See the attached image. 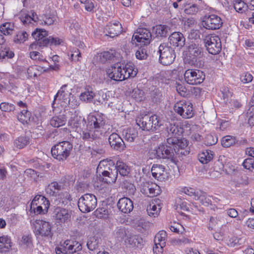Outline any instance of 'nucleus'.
<instances>
[{
	"label": "nucleus",
	"mask_w": 254,
	"mask_h": 254,
	"mask_svg": "<svg viewBox=\"0 0 254 254\" xmlns=\"http://www.w3.org/2000/svg\"><path fill=\"white\" fill-rule=\"evenodd\" d=\"M137 125L143 130L154 131L161 126V121L157 115L141 114L136 119Z\"/></svg>",
	"instance_id": "nucleus-1"
},
{
	"label": "nucleus",
	"mask_w": 254,
	"mask_h": 254,
	"mask_svg": "<svg viewBox=\"0 0 254 254\" xmlns=\"http://www.w3.org/2000/svg\"><path fill=\"white\" fill-rule=\"evenodd\" d=\"M72 147V144L68 141L60 142L52 147L51 153L53 157L63 161L70 155Z\"/></svg>",
	"instance_id": "nucleus-2"
},
{
	"label": "nucleus",
	"mask_w": 254,
	"mask_h": 254,
	"mask_svg": "<svg viewBox=\"0 0 254 254\" xmlns=\"http://www.w3.org/2000/svg\"><path fill=\"white\" fill-rule=\"evenodd\" d=\"M158 53L160 55L159 62L164 65H168L172 64L176 58L174 50L165 43L160 45Z\"/></svg>",
	"instance_id": "nucleus-3"
},
{
	"label": "nucleus",
	"mask_w": 254,
	"mask_h": 254,
	"mask_svg": "<svg viewBox=\"0 0 254 254\" xmlns=\"http://www.w3.org/2000/svg\"><path fill=\"white\" fill-rule=\"evenodd\" d=\"M175 112L184 119H190L193 115L192 105L190 102L181 101L174 106Z\"/></svg>",
	"instance_id": "nucleus-4"
},
{
	"label": "nucleus",
	"mask_w": 254,
	"mask_h": 254,
	"mask_svg": "<svg viewBox=\"0 0 254 254\" xmlns=\"http://www.w3.org/2000/svg\"><path fill=\"white\" fill-rule=\"evenodd\" d=\"M185 80L189 84L196 85L201 83L205 79L203 72L199 70L189 69L184 73Z\"/></svg>",
	"instance_id": "nucleus-5"
},
{
	"label": "nucleus",
	"mask_w": 254,
	"mask_h": 254,
	"mask_svg": "<svg viewBox=\"0 0 254 254\" xmlns=\"http://www.w3.org/2000/svg\"><path fill=\"white\" fill-rule=\"evenodd\" d=\"M47 32L43 29L37 28L32 33V36L36 41V43L31 44L30 48L32 50L36 49V47H44L48 44V40L46 38Z\"/></svg>",
	"instance_id": "nucleus-6"
},
{
	"label": "nucleus",
	"mask_w": 254,
	"mask_h": 254,
	"mask_svg": "<svg viewBox=\"0 0 254 254\" xmlns=\"http://www.w3.org/2000/svg\"><path fill=\"white\" fill-rule=\"evenodd\" d=\"M34 232L36 235L42 237H51V225L49 222L43 220H37L33 223Z\"/></svg>",
	"instance_id": "nucleus-7"
},
{
	"label": "nucleus",
	"mask_w": 254,
	"mask_h": 254,
	"mask_svg": "<svg viewBox=\"0 0 254 254\" xmlns=\"http://www.w3.org/2000/svg\"><path fill=\"white\" fill-rule=\"evenodd\" d=\"M221 18L215 14L205 15L202 21V24L204 28L209 30L219 29L222 25Z\"/></svg>",
	"instance_id": "nucleus-8"
},
{
	"label": "nucleus",
	"mask_w": 254,
	"mask_h": 254,
	"mask_svg": "<svg viewBox=\"0 0 254 254\" xmlns=\"http://www.w3.org/2000/svg\"><path fill=\"white\" fill-rule=\"evenodd\" d=\"M151 34L150 31L144 28H138L132 36L133 41L136 40L138 45H147L151 41Z\"/></svg>",
	"instance_id": "nucleus-9"
},
{
	"label": "nucleus",
	"mask_w": 254,
	"mask_h": 254,
	"mask_svg": "<svg viewBox=\"0 0 254 254\" xmlns=\"http://www.w3.org/2000/svg\"><path fill=\"white\" fill-rule=\"evenodd\" d=\"M106 124L105 117L100 114L91 115L89 116L87 126L93 129L95 131L100 132V135L102 133V129Z\"/></svg>",
	"instance_id": "nucleus-10"
},
{
	"label": "nucleus",
	"mask_w": 254,
	"mask_h": 254,
	"mask_svg": "<svg viewBox=\"0 0 254 254\" xmlns=\"http://www.w3.org/2000/svg\"><path fill=\"white\" fill-rule=\"evenodd\" d=\"M140 191L149 197H154L160 193V187L151 182H142L139 185Z\"/></svg>",
	"instance_id": "nucleus-11"
},
{
	"label": "nucleus",
	"mask_w": 254,
	"mask_h": 254,
	"mask_svg": "<svg viewBox=\"0 0 254 254\" xmlns=\"http://www.w3.org/2000/svg\"><path fill=\"white\" fill-rule=\"evenodd\" d=\"M154 157L156 158L172 159L174 156V151L172 145L167 143L166 144H160L153 150Z\"/></svg>",
	"instance_id": "nucleus-12"
},
{
	"label": "nucleus",
	"mask_w": 254,
	"mask_h": 254,
	"mask_svg": "<svg viewBox=\"0 0 254 254\" xmlns=\"http://www.w3.org/2000/svg\"><path fill=\"white\" fill-rule=\"evenodd\" d=\"M205 47L209 53L216 55L221 50V42L217 36H211L206 39Z\"/></svg>",
	"instance_id": "nucleus-13"
},
{
	"label": "nucleus",
	"mask_w": 254,
	"mask_h": 254,
	"mask_svg": "<svg viewBox=\"0 0 254 254\" xmlns=\"http://www.w3.org/2000/svg\"><path fill=\"white\" fill-rule=\"evenodd\" d=\"M166 131L167 132V143L169 145L171 143H174L175 141H177V138L182 134L183 128L175 125L169 124L166 127Z\"/></svg>",
	"instance_id": "nucleus-14"
},
{
	"label": "nucleus",
	"mask_w": 254,
	"mask_h": 254,
	"mask_svg": "<svg viewBox=\"0 0 254 254\" xmlns=\"http://www.w3.org/2000/svg\"><path fill=\"white\" fill-rule=\"evenodd\" d=\"M108 76L115 81H123L124 76V68L122 63H118L111 66L106 71Z\"/></svg>",
	"instance_id": "nucleus-15"
},
{
	"label": "nucleus",
	"mask_w": 254,
	"mask_h": 254,
	"mask_svg": "<svg viewBox=\"0 0 254 254\" xmlns=\"http://www.w3.org/2000/svg\"><path fill=\"white\" fill-rule=\"evenodd\" d=\"M66 84H64L61 87V89L55 96L53 104L55 103L56 100L59 101L60 102L59 104H60L62 106L66 107L70 104L69 96L71 94L66 90Z\"/></svg>",
	"instance_id": "nucleus-16"
},
{
	"label": "nucleus",
	"mask_w": 254,
	"mask_h": 254,
	"mask_svg": "<svg viewBox=\"0 0 254 254\" xmlns=\"http://www.w3.org/2000/svg\"><path fill=\"white\" fill-rule=\"evenodd\" d=\"M85 124L86 122L84 118L78 115L76 111L68 122V126L77 132H79L80 129L85 126Z\"/></svg>",
	"instance_id": "nucleus-17"
},
{
	"label": "nucleus",
	"mask_w": 254,
	"mask_h": 254,
	"mask_svg": "<svg viewBox=\"0 0 254 254\" xmlns=\"http://www.w3.org/2000/svg\"><path fill=\"white\" fill-rule=\"evenodd\" d=\"M187 55L190 59L195 60L203 56V48L197 43H190L188 46Z\"/></svg>",
	"instance_id": "nucleus-18"
},
{
	"label": "nucleus",
	"mask_w": 254,
	"mask_h": 254,
	"mask_svg": "<svg viewBox=\"0 0 254 254\" xmlns=\"http://www.w3.org/2000/svg\"><path fill=\"white\" fill-rule=\"evenodd\" d=\"M108 141L112 148L115 150L123 151L126 147L122 138L116 133L111 134L108 138Z\"/></svg>",
	"instance_id": "nucleus-19"
},
{
	"label": "nucleus",
	"mask_w": 254,
	"mask_h": 254,
	"mask_svg": "<svg viewBox=\"0 0 254 254\" xmlns=\"http://www.w3.org/2000/svg\"><path fill=\"white\" fill-rule=\"evenodd\" d=\"M122 31L121 24L119 22L116 21L108 23L105 28L104 32L106 33V35L113 38L120 35Z\"/></svg>",
	"instance_id": "nucleus-20"
},
{
	"label": "nucleus",
	"mask_w": 254,
	"mask_h": 254,
	"mask_svg": "<svg viewBox=\"0 0 254 254\" xmlns=\"http://www.w3.org/2000/svg\"><path fill=\"white\" fill-rule=\"evenodd\" d=\"M174 142V143H171V144L173 148L174 153L182 155H186L189 153V151L186 149L188 145L187 140L179 139L178 138L177 141Z\"/></svg>",
	"instance_id": "nucleus-21"
},
{
	"label": "nucleus",
	"mask_w": 254,
	"mask_h": 254,
	"mask_svg": "<svg viewBox=\"0 0 254 254\" xmlns=\"http://www.w3.org/2000/svg\"><path fill=\"white\" fill-rule=\"evenodd\" d=\"M166 233L164 231H161L156 235L154 238L155 247L153 248L154 252H162L163 248L165 246L166 244Z\"/></svg>",
	"instance_id": "nucleus-22"
},
{
	"label": "nucleus",
	"mask_w": 254,
	"mask_h": 254,
	"mask_svg": "<svg viewBox=\"0 0 254 254\" xmlns=\"http://www.w3.org/2000/svg\"><path fill=\"white\" fill-rule=\"evenodd\" d=\"M151 173L153 177L160 181H164L168 177L165 168L162 165L154 164L151 168Z\"/></svg>",
	"instance_id": "nucleus-23"
},
{
	"label": "nucleus",
	"mask_w": 254,
	"mask_h": 254,
	"mask_svg": "<svg viewBox=\"0 0 254 254\" xmlns=\"http://www.w3.org/2000/svg\"><path fill=\"white\" fill-rule=\"evenodd\" d=\"M170 43L173 46L182 48L185 44V38L180 32H174L169 37Z\"/></svg>",
	"instance_id": "nucleus-24"
},
{
	"label": "nucleus",
	"mask_w": 254,
	"mask_h": 254,
	"mask_svg": "<svg viewBox=\"0 0 254 254\" xmlns=\"http://www.w3.org/2000/svg\"><path fill=\"white\" fill-rule=\"evenodd\" d=\"M97 205V199L95 195L85 194L78 200L77 206H95Z\"/></svg>",
	"instance_id": "nucleus-25"
},
{
	"label": "nucleus",
	"mask_w": 254,
	"mask_h": 254,
	"mask_svg": "<svg viewBox=\"0 0 254 254\" xmlns=\"http://www.w3.org/2000/svg\"><path fill=\"white\" fill-rule=\"evenodd\" d=\"M101 175L99 173L98 178L99 181L104 182L107 184H111L115 183L117 179V170H113V172H109L108 171H101Z\"/></svg>",
	"instance_id": "nucleus-26"
},
{
	"label": "nucleus",
	"mask_w": 254,
	"mask_h": 254,
	"mask_svg": "<svg viewBox=\"0 0 254 254\" xmlns=\"http://www.w3.org/2000/svg\"><path fill=\"white\" fill-rule=\"evenodd\" d=\"M122 67L124 68L123 79L125 80L130 77H133L136 75L137 70L135 68V66L132 63H122Z\"/></svg>",
	"instance_id": "nucleus-27"
},
{
	"label": "nucleus",
	"mask_w": 254,
	"mask_h": 254,
	"mask_svg": "<svg viewBox=\"0 0 254 254\" xmlns=\"http://www.w3.org/2000/svg\"><path fill=\"white\" fill-rule=\"evenodd\" d=\"M84 130H80V134L82 139L87 141H92L100 135V132L95 131L93 129L89 127Z\"/></svg>",
	"instance_id": "nucleus-28"
},
{
	"label": "nucleus",
	"mask_w": 254,
	"mask_h": 254,
	"mask_svg": "<svg viewBox=\"0 0 254 254\" xmlns=\"http://www.w3.org/2000/svg\"><path fill=\"white\" fill-rule=\"evenodd\" d=\"M114 170H116V166L111 160H103L100 161L97 168V171L99 173H101V171L113 172Z\"/></svg>",
	"instance_id": "nucleus-29"
},
{
	"label": "nucleus",
	"mask_w": 254,
	"mask_h": 254,
	"mask_svg": "<svg viewBox=\"0 0 254 254\" xmlns=\"http://www.w3.org/2000/svg\"><path fill=\"white\" fill-rule=\"evenodd\" d=\"M62 188V186L58 182H53L46 187L45 191L47 194L50 196H57Z\"/></svg>",
	"instance_id": "nucleus-30"
},
{
	"label": "nucleus",
	"mask_w": 254,
	"mask_h": 254,
	"mask_svg": "<svg viewBox=\"0 0 254 254\" xmlns=\"http://www.w3.org/2000/svg\"><path fill=\"white\" fill-rule=\"evenodd\" d=\"M19 18L22 23L24 25L31 23V21L36 22L38 19V17L36 13L31 11L29 13L21 12Z\"/></svg>",
	"instance_id": "nucleus-31"
},
{
	"label": "nucleus",
	"mask_w": 254,
	"mask_h": 254,
	"mask_svg": "<svg viewBox=\"0 0 254 254\" xmlns=\"http://www.w3.org/2000/svg\"><path fill=\"white\" fill-rule=\"evenodd\" d=\"M55 213L56 220H58L61 222H65L70 217L68 210L64 208L56 207Z\"/></svg>",
	"instance_id": "nucleus-32"
},
{
	"label": "nucleus",
	"mask_w": 254,
	"mask_h": 254,
	"mask_svg": "<svg viewBox=\"0 0 254 254\" xmlns=\"http://www.w3.org/2000/svg\"><path fill=\"white\" fill-rule=\"evenodd\" d=\"M66 121L65 115L60 113V115L54 116L50 120V125L54 127H59L65 125Z\"/></svg>",
	"instance_id": "nucleus-33"
},
{
	"label": "nucleus",
	"mask_w": 254,
	"mask_h": 254,
	"mask_svg": "<svg viewBox=\"0 0 254 254\" xmlns=\"http://www.w3.org/2000/svg\"><path fill=\"white\" fill-rule=\"evenodd\" d=\"M111 92L109 91L105 92L102 90L99 91L97 93L95 94V99L94 103L96 101L101 104H106L108 101H110Z\"/></svg>",
	"instance_id": "nucleus-34"
},
{
	"label": "nucleus",
	"mask_w": 254,
	"mask_h": 254,
	"mask_svg": "<svg viewBox=\"0 0 254 254\" xmlns=\"http://www.w3.org/2000/svg\"><path fill=\"white\" fill-rule=\"evenodd\" d=\"M123 136L125 140L129 142H133L137 137L138 132L133 128H126L123 130Z\"/></svg>",
	"instance_id": "nucleus-35"
},
{
	"label": "nucleus",
	"mask_w": 254,
	"mask_h": 254,
	"mask_svg": "<svg viewBox=\"0 0 254 254\" xmlns=\"http://www.w3.org/2000/svg\"><path fill=\"white\" fill-rule=\"evenodd\" d=\"M181 191L197 200L202 196V194H204L203 191L191 188H183L182 189Z\"/></svg>",
	"instance_id": "nucleus-36"
},
{
	"label": "nucleus",
	"mask_w": 254,
	"mask_h": 254,
	"mask_svg": "<svg viewBox=\"0 0 254 254\" xmlns=\"http://www.w3.org/2000/svg\"><path fill=\"white\" fill-rule=\"evenodd\" d=\"M49 200L44 196L42 195H37L34 197L30 203V206L36 205L37 206H42L44 205L49 206L50 205Z\"/></svg>",
	"instance_id": "nucleus-37"
},
{
	"label": "nucleus",
	"mask_w": 254,
	"mask_h": 254,
	"mask_svg": "<svg viewBox=\"0 0 254 254\" xmlns=\"http://www.w3.org/2000/svg\"><path fill=\"white\" fill-rule=\"evenodd\" d=\"M213 158V152L210 150H205L200 153L198 159L202 164H207L211 161Z\"/></svg>",
	"instance_id": "nucleus-38"
},
{
	"label": "nucleus",
	"mask_w": 254,
	"mask_h": 254,
	"mask_svg": "<svg viewBox=\"0 0 254 254\" xmlns=\"http://www.w3.org/2000/svg\"><path fill=\"white\" fill-rule=\"evenodd\" d=\"M29 137L27 136H20L14 140V146L18 149H22L29 143Z\"/></svg>",
	"instance_id": "nucleus-39"
},
{
	"label": "nucleus",
	"mask_w": 254,
	"mask_h": 254,
	"mask_svg": "<svg viewBox=\"0 0 254 254\" xmlns=\"http://www.w3.org/2000/svg\"><path fill=\"white\" fill-rule=\"evenodd\" d=\"M11 247V240L7 236L0 237V252H7Z\"/></svg>",
	"instance_id": "nucleus-40"
},
{
	"label": "nucleus",
	"mask_w": 254,
	"mask_h": 254,
	"mask_svg": "<svg viewBox=\"0 0 254 254\" xmlns=\"http://www.w3.org/2000/svg\"><path fill=\"white\" fill-rule=\"evenodd\" d=\"M115 166L117 174H118V173H119V174L121 176H126L129 173V168L128 167L127 165H126V164H125L122 161H118L116 163Z\"/></svg>",
	"instance_id": "nucleus-41"
},
{
	"label": "nucleus",
	"mask_w": 254,
	"mask_h": 254,
	"mask_svg": "<svg viewBox=\"0 0 254 254\" xmlns=\"http://www.w3.org/2000/svg\"><path fill=\"white\" fill-rule=\"evenodd\" d=\"M100 239L95 236L90 237L87 242V246L90 251L96 250L99 247Z\"/></svg>",
	"instance_id": "nucleus-42"
},
{
	"label": "nucleus",
	"mask_w": 254,
	"mask_h": 254,
	"mask_svg": "<svg viewBox=\"0 0 254 254\" xmlns=\"http://www.w3.org/2000/svg\"><path fill=\"white\" fill-rule=\"evenodd\" d=\"M233 5L236 11L240 13L245 12L248 8V5L241 0H234Z\"/></svg>",
	"instance_id": "nucleus-43"
},
{
	"label": "nucleus",
	"mask_w": 254,
	"mask_h": 254,
	"mask_svg": "<svg viewBox=\"0 0 254 254\" xmlns=\"http://www.w3.org/2000/svg\"><path fill=\"white\" fill-rule=\"evenodd\" d=\"M14 56V53L10 51L6 45H3L0 47V59L12 58Z\"/></svg>",
	"instance_id": "nucleus-44"
},
{
	"label": "nucleus",
	"mask_w": 254,
	"mask_h": 254,
	"mask_svg": "<svg viewBox=\"0 0 254 254\" xmlns=\"http://www.w3.org/2000/svg\"><path fill=\"white\" fill-rule=\"evenodd\" d=\"M114 57V54L108 51L104 52L99 54L97 56V60L99 62L105 63L108 60H110Z\"/></svg>",
	"instance_id": "nucleus-45"
},
{
	"label": "nucleus",
	"mask_w": 254,
	"mask_h": 254,
	"mask_svg": "<svg viewBox=\"0 0 254 254\" xmlns=\"http://www.w3.org/2000/svg\"><path fill=\"white\" fill-rule=\"evenodd\" d=\"M237 142L236 137L232 135H226L221 139V144L224 147H229Z\"/></svg>",
	"instance_id": "nucleus-46"
},
{
	"label": "nucleus",
	"mask_w": 254,
	"mask_h": 254,
	"mask_svg": "<svg viewBox=\"0 0 254 254\" xmlns=\"http://www.w3.org/2000/svg\"><path fill=\"white\" fill-rule=\"evenodd\" d=\"M94 97L95 98V93L88 89L81 93L80 95V100L86 102H91Z\"/></svg>",
	"instance_id": "nucleus-47"
},
{
	"label": "nucleus",
	"mask_w": 254,
	"mask_h": 254,
	"mask_svg": "<svg viewBox=\"0 0 254 254\" xmlns=\"http://www.w3.org/2000/svg\"><path fill=\"white\" fill-rule=\"evenodd\" d=\"M122 188L125 190L126 192L129 194H133L136 191V188L134 185L127 181L123 182Z\"/></svg>",
	"instance_id": "nucleus-48"
},
{
	"label": "nucleus",
	"mask_w": 254,
	"mask_h": 254,
	"mask_svg": "<svg viewBox=\"0 0 254 254\" xmlns=\"http://www.w3.org/2000/svg\"><path fill=\"white\" fill-rule=\"evenodd\" d=\"M78 243L75 241H71L67 240L64 242L62 246L67 254H72V249L74 247H76Z\"/></svg>",
	"instance_id": "nucleus-49"
},
{
	"label": "nucleus",
	"mask_w": 254,
	"mask_h": 254,
	"mask_svg": "<svg viewBox=\"0 0 254 254\" xmlns=\"http://www.w3.org/2000/svg\"><path fill=\"white\" fill-rule=\"evenodd\" d=\"M17 119L22 124L27 123L30 119V113L24 109L17 116Z\"/></svg>",
	"instance_id": "nucleus-50"
},
{
	"label": "nucleus",
	"mask_w": 254,
	"mask_h": 254,
	"mask_svg": "<svg viewBox=\"0 0 254 254\" xmlns=\"http://www.w3.org/2000/svg\"><path fill=\"white\" fill-rule=\"evenodd\" d=\"M13 25L9 22L3 23L0 27V31L3 35H9L12 34L13 30Z\"/></svg>",
	"instance_id": "nucleus-51"
},
{
	"label": "nucleus",
	"mask_w": 254,
	"mask_h": 254,
	"mask_svg": "<svg viewBox=\"0 0 254 254\" xmlns=\"http://www.w3.org/2000/svg\"><path fill=\"white\" fill-rule=\"evenodd\" d=\"M154 30L157 36L166 37L168 33V27L166 25H159L154 27Z\"/></svg>",
	"instance_id": "nucleus-52"
},
{
	"label": "nucleus",
	"mask_w": 254,
	"mask_h": 254,
	"mask_svg": "<svg viewBox=\"0 0 254 254\" xmlns=\"http://www.w3.org/2000/svg\"><path fill=\"white\" fill-rule=\"evenodd\" d=\"M144 92L138 88H134L132 90L130 96L137 102H140L144 99Z\"/></svg>",
	"instance_id": "nucleus-53"
},
{
	"label": "nucleus",
	"mask_w": 254,
	"mask_h": 254,
	"mask_svg": "<svg viewBox=\"0 0 254 254\" xmlns=\"http://www.w3.org/2000/svg\"><path fill=\"white\" fill-rule=\"evenodd\" d=\"M43 207H29L28 211L29 214L31 216H34L35 215L45 214L48 212L49 207H45L44 209H42Z\"/></svg>",
	"instance_id": "nucleus-54"
},
{
	"label": "nucleus",
	"mask_w": 254,
	"mask_h": 254,
	"mask_svg": "<svg viewBox=\"0 0 254 254\" xmlns=\"http://www.w3.org/2000/svg\"><path fill=\"white\" fill-rule=\"evenodd\" d=\"M28 37V34L25 31H19L15 36L14 41L17 43H21L25 42Z\"/></svg>",
	"instance_id": "nucleus-55"
},
{
	"label": "nucleus",
	"mask_w": 254,
	"mask_h": 254,
	"mask_svg": "<svg viewBox=\"0 0 254 254\" xmlns=\"http://www.w3.org/2000/svg\"><path fill=\"white\" fill-rule=\"evenodd\" d=\"M94 215L98 218H106L108 215V210L106 207H98L94 212Z\"/></svg>",
	"instance_id": "nucleus-56"
},
{
	"label": "nucleus",
	"mask_w": 254,
	"mask_h": 254,
	"mask_svg": "<svg viewBox=\"0 0 254 254\" xmlns=\"http://www.w3.org/2000/svg\"><path fill=\"white\" fill-rule=\"evenodd\" d=\"M117 206H133V204L130 198L124 197L119 200Z\"/></svg>",
	"instance_id": "nucleus-57"
},
{
	"label": "nucleus",
	"mask_w": 254,
	"mask_h": 254,
	"mask_svg": "<svg viewBox=\"0 0 254 254\" xmlns=\"http://www.w3.org/2000/svg\"><path fill=\"white\" fill-rule=\"evenodd\" d=\"M21 245H23L25 247H31L32 245V238L29 235H24L20 242Z\"/></svg>",
	"instance_id": "nucleus-58"
},
{
	"label": "nucleus",
	"mask_w": 254,
	"mask_h": 254,
	"mask_svg": "<svg viewBox=\"0 0 254 254\" xmlns=\"http://www.w3.org/2000/svg\"><path fill=\"white\" fill-rule=\"evenodd\" d=\"M0 109L3 112H11L15 110V106L7 102H3L0 104Z\"/></svg>",
	"instance_id": "nucleus-59"
},
{
	"label": "nucleus",
	"mask_w": 254,
	"mask_h": 254,
	"mask_svg": "<svg viewBox=\"0 0 254 254\" xmlns=\"http://www.w3.org/2000/svg\"><path fill=\"white\" fill-rule=\"evenodd\" d=\"M161 208V207H147L146 211L149 216L156 217L159 215Z\"/></svg>",
	"instance_id": "nucleus-60"
},
{
	"label": "nucleus",
	"mask_w": 254,
	"mask_h": 254,
	"mask_svg": "<svg viewBox=\"0 0 254 254\" xmlns=\"http://www.w3.org/2000/svg\"><path fill=\"white\" fill-rule=\"evenodd\" d=\"M135 57L139 60H144L147 57L146 50L144 48H139L135 53Z\"/></svg>",
	"instance_id": "nucleus-61"
},
{
	"label": "nucleus",
	"mask_w": 254,
	"mask_h": 254,
	"mask_svg": "<svg viewBox=\"0 0 254 254\" xmlns=\"http://www.w3.org/2000/svg\"><path fill=\"white\" fill-rule=\"evenodd\" d=\"M39 67L35 65L29 67L27 69V73L30 77H37L39 75Z\"/></svg>",
	"instance_id": "nucleus-62"
},
{
	"label": "nucleus",
	"mask_w": 254,
	"mask_h": 254,
	"mask_svg": "<svg viewBox=\"0 0 254 254\" xmlns=\"http://www.w3.org/2000/svg\"><path fill=\"white\" fill-rule=\"evenodd\" d=\"M223 98L226 103L229 102L232 97V93L228 87H224L221 91Z\"/></svg>",
	"instance_id": "nucleus-63"
},
{
	"label": "nucleus",
	"mask_w": 254,
	"mask_h": 254,
	"mask_svg": "<svg viewBox=\"0 0 254 254\" xmlns=\"http://www.w3.org/2000/svg\"><path fill=\"white\" fill-rule=\"evenodd\" d=\"M243 166L245 169L248 170L254 169V159L252 158L246 159L243 163Z\"/></svg>",
	"instance_id": "nucleus-64"
}]
</instances>
